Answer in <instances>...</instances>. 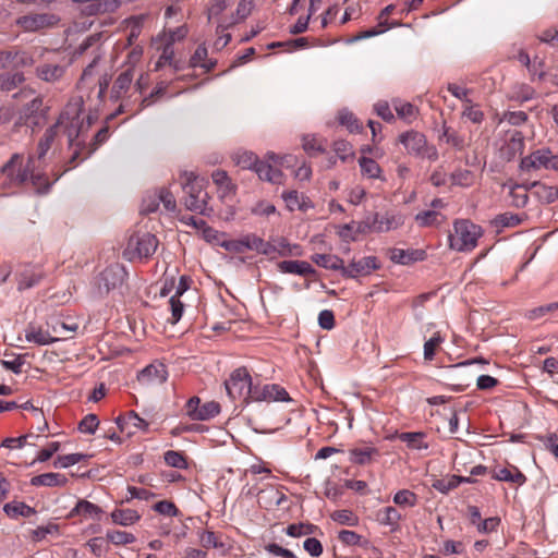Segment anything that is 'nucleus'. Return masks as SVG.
<instances>
[{
    "instance_id": "obj_1",
    "label": "nucleus",
    "mask_w": 558,
    "mask_h": 558,
    "mask_svg": "<svg viewBox=\"0 0 558 558\" xmlns=\"http://www.w3.org/2000/svg\"><path fill=\"white\" fill-rule=\"evenodd\" d=\"M82 109V97H72L66 104L64 110L61 112L56 124L48 130L45 140L61 137H65L66 140H76L80 136H86V128L81 119Z\"/></svg>"
},
{
    "instance_id": "obj_2",
    "label": "nucleus",
    "mask_w": 558,
    "mask_h": 558,
    "mask_svg": "<svg viewBox=\"0 0 558 558\" xmlns=\"http://www.w3.org/2000/svg\"><path fill=\"white\" fill-rule=\"evenodd\" d=\"M179 180L184 193L182 198L184 207L190 211L208 216L213 211L208 207V201L210 199L206 191L208 181L193 171H182Z\"/></svg>"
},
{
    "instance_id": "obj_3",
    "label": "nucleus",
    "mask_w": 558,
    "mask_h": 558,
    "mask_svg": "<svg viewBox=\"0 0 558 558\" xmlns=\"http://www.w3.org/2000/svg\"><path fill=\"white\" fill-rule=\"evenodd\" d=\"M1 172L5 175L3 185L20 186L31 179L38 192H47L50 187V182L44 174L34 173L33 156H29L27 165L22 168V156L19 154L12 155L10 160L2 166Z\"/></svg>"
},
{
    "instance_id": "obj_4",
    "label": "nucleus",
    "mask_w": 558,
    "mask_h": 558,
    "mask_svg": "<svg viewBox=\"0 0 558 558\" xmlns=\"http://www.w3.org/2000/svg\"><path fill=\"white\" fill-rule=\"evenodd\" d=\"M128 272L122 264L114 263L107 266L93 280L92 294L94 298L102 299L111 291L121 287Z\"/></svg>"
},
{
    "instance_id": "obj_5",
    "label": "nucleus",
    "mask_w": 558,
    "mask_h": 558,
    "mask_svg": "<svg viewBox=\"0 0 558 558\" xmlns=\"http://www.w3.org/2000/svg\"><path fill=\"white\" fill-rule=\"evenodd\" d=\"M453 234H449V246L459 252L472 251L482 235L481 227L468 219L456 220Z\"/></svg>"
},
{
    "instance_id": "obj_6",
    "label": "nucleus",
    "mask_w": 558,
    "mask_h": 558,
    "mask_svg": "<svg viewBox=\"0 0 558 558\" xmlns=\"http://www.w3.org/2000/svg\"><path fill=\"white\" fill-rule=\"evenodd\" d=\"M158 244L159 241L155 234L136 232L129 238L123 256L130 262L148 259L156 252Z\"/></svg>"
},
{
    "instance_id": "obj_7",
    "label": "nucleus",
    "mask_w": 558,
    "mask_h": 558,
    "mask_svg": "<svg viewBox=\"0 0 558 558\" xmlns=\"http://www.w3.org/2000/svg\"><path fill=\"white\" fill-rule=\"evenodd\" d=\"M228 396L232 400H242V403H250V395L253 388V379L245 366L232 371L229 378L225 381Z\"/></svg>"
},
{
    "instance_id": "obj_8",
    "label": "nucleus",
    "mask_w": 558,
    "mask_h": 558,
    "mask_svg": "<svg viewBox=\"0 0 558 558\" xmlns=\"http://www.w3.org/2000/svg\"><path fill=\"white\" fill-rule=\"evenodd\" d=\"M272 402L281 401L289 402L291 398L288 391L278 384H266L264 386L253 384V388L250 395L251 402Z\"/></svg>"
},
{
    "instance_id": "obj_9",
    "label": "nucleus",
    "mask_w": 558,
    "mask_h": 558,
    "mask_svg": "<svg viewBox=\"0 0 558 558\" xmlns=\"http://www.w3.org/2000/svg\"><path fill=\"white\" fill-rule=\"evenodd\" d=\"M520 168L523 171L545 168L558 170V154L554 155L549 149H538L521 159Z\"/></svg>"
},
{
    "instance_id": "obj_10",
    "label": "nucleus",
    "mask_w": 558,
    "mask_h": 558,
    "mask_svg": "<svg viewBox=\"0 0 558 558\" xmlns=\"http://www.w3.org/2000/svg\"><path fill=\"white\" fill-rule=\"evenodd\" d=\"M15 23L24 32H39L56 26L59 17L51 13H31L20 16Z\"/></svg>"
},
{
    "instance_id": "obj_11",
    "label": "nucleus",
    "mask_w": 558,
    "mask_h": 558,
    "mask_svg": "<svg viewBox=\"0 0 558 558\" xmlns=\"http://www.w3.org/2000/svg\"><path fill=\"white\" fill-rule=\"evenodd\" d=\"M379 268L380 263L377 257L366 256L359 260L353 259L348 266H343L342 277L356 278L357 276H367Z\"/></svg>"
},
{
    "instance_id": "obj_12",
    "label": "nucleus",
    "mask_w": 558,
    "mask_h": 558,
    "mask_svg": "<svg viewBox=\"0 0 558 558\" xmlns=\"http://www.w3.org/2000/svg\"><path fill=\"white\" fill-rule=\"evenodd\" d=\"M46 277L45 271L38 265H25L16 274L17 290L24 291L31 289L41 282Z\"/></svg>"
},
{
    "instance_id": "obj_13",
    "label": "nucleus",
    "mask_w": 558,
    "mask_h": 558,
    "mask_svg": "<svg viewBox=\"0 0 558 558\" xmlns=\"http://www.w3.org/2000/svg\"><path fill=\"white\" fill-rule=\"evenodd\" d=\"M254 172L262 181L278 185L284 183L286 175L283 172L278 168V166L268 160L266 156L264 160H259Z\"/></svg>"
},
{
    "instance_id": "obj_14",
    "label": "nucleus",
    "mask_w": 558,
    "mask_h": 558,
    "mask_svg": "<svg viewBox=\"0 0 558 558\" xmlns=\"http://www.w3.org/2000/svg\"><path fill=\"white\" fill-rule=\"evenodd\" d=\"M119 429L123 433L128 430L129 435H133L136 430L147 432L149 424L142 418L135 411H129L124 415L116 418Z\"/></svg>"
},
{
    "instance_id": "obj_15",
    "label": "nucleus",
    "mask_w": 558,
    "mask_h": 558,
    "mask_svg": "<svg viewBox=\"0 0 558 558\" xmlns=\"http://www.w3.org/2000/svg\"><path fill=\"white\" fill-rule=\"evenodd\" d=\"M211 179L217 185L219 197L222 201L231 199L235 196L238 186L229 177L227 171L217 169L211 173Z\"/></svg>"
},
{
    "instance_id": "obj_16",
    "label": "nucleus",
    "mask_w": 558,
    "mask_h": 558,
    "mask_svg": "<svg viewBox=\"0 0 558 558\" xmlns=\"http://www.w3.org/2000/svg\"><path fill=\"white\" fill-rule=\"evenodd\" d=\"M81 4L83 12L87 15L114 12L120 7L119 0H72Z\"/></svg>"
},
{
    "instance_id": "obj_17",
    "label": "nucleus",
    "mask_w": 558,
    "mask_h": 558,
    "mask_svg": "<svg viewBox=\"0 0 558 558\" xmlns=\"http://www.w3.org/2000/svg\"><path fill=\"white\" fill-rule=\"evenodd\" d=\"M168 378L166 365L162 363H153L146 366L137 375L142 384H163Z\"/></svg>"
},
{
    "instance_id": "obj_18",
    "label": "nucleus",
    "mask_w": 558,
    "mask_h": 558,
    "mask_svg": "<svg viewBox=\"0 0 558 558\" xmlns=\"http://www.w3.org/2000/svg\"><path fill=\"white\" fill-rule=\"evenodd\" d=\"M389 258L391 262L400 265H411L415 262H422L426 258V252L424 250H403V248H390Z\"/></svg>"
},
{
    "instance_id": "obj_19",
    "label": "nucleus",
    "mask_w": 558,
    "mask_h": 558,
    "mask_svg": "<svg viewBox=\"0 0 558 558\" xmlns=\"http://www.w3.org/2000/svg\"><path fill=\"white\" fill-rule=\"evenodd\" d=\"M278 269L283 274H293L303 277L316 276V269L305 260H282L278 263Z\"/></svg>"
},
{
    "instance_id": "obj_20",
    "label": "nucleus",
    "mask_w": 558,
    "mask_h": 558,
    "mask_svg": "<svg viewBox=\"0 0 558 558\" xmlns=\"http://www.w3.org/2000/svg\"><path fill=\"white\" fill-rule=\"evenodd\" d=\"M25 339L27 342H32L37 345H47L60 340L59 337L52 336L49 330H45L33 323L28 324L25 329Z\"/></svg>"
},
{
    "instance_id": "obj_21",
    "label": "nucleus",
    "mask_w": 558,
    "mask_h": 558,
    "mask_svg": "<svg viewBox=\"0 0 558 558\" xmlns=\"http://www.w3.org/2000/svg\"><path fill=\"white\" fill-rule=\"evenodd\" d=\"M532 194L542 204H551L558 199V186L546 185L539 181H533L529 183Z\"/></svg>"
},
{
    "instance_id": "obj_22",
    "label": "nucleus",
    "mask_w": 558,
    "mask_h": 558,
    "mask_svg": "<svg viewBox=\"0 0 558 558\" xmlns=\"http://www.w3.org/2000/svg\"><path fill=\"white\" fill-rule=\"evenodd\" d=\"M281 197L290 211H293L295 209L305 211L308 208L313 207L311 199L304 194H300L295 190L284 191Z\"/></svg>"
},
{
    "instance_id": "obj_23",
    "label": "nucleus",
    "mask_w": 558,
    "mask_h": 558,
    "mask_svg": "<svg viewBox=\"0 0 558 558\" xmlns=\"http://www.w3.org/2000/svg\"><path fill=\"white\" fill-rule=\"evenodd\" d=\"M410 154L428 160L438 158V150L435 145L429 142H402Z\"/></svg>"
},
{
    "instance_id": "obj_24",
    "label": "nucleus",
    "mask_w": 558,
    "mask_h": 558,
    "mask_svg": "<svg viewBox=\"0 0 558 558\" xmlns=\"http://www.w3.org/2000/svg\"><path fill=\"white\" fill-rule=\"evenodd\" d=\"M44 123L40 122V118L38 117H21L20 121L14 125V135L22 137H33L37 135V130H39Z\"/></svg>"
},
{
    "instance_id": "obj_25",
    "label": "nucleus",
    "mask_w": 558,
    "mask_h": 558,
    "mask_svg": "<svg viewBox=\"0 0 558 558\" xmlns=\"http://www.w3.org/2000/svg\"><path fill=\"white\" fill-rule=\"evenodd\" d=\"M492 477L496 481L510 482L518 486L523 485L526 482V476L515 466L495 469L492 472Z\"/></svg>"
},
{
    "instance_id": "obj_26",
    "label": "nucleus",
    "mask_w": 558,
    "mask_h": 558,
    "mask_svg": "<svg viewBox=\"0 0 558 558\" xmlns=\"http://www.w3.org/2000/svg\"><path fill=\"white\" fill-rule=\"evenodd\" d=\"M257 496L258 504L266 509L279 507L287 501V496L275 487L262 489Z\"/></svg>"
},
{
    "instance_id": "obj_27",
    "label": "nucleus",
    "mask_w": 558,
    "mask_h": 558,
    "mask_svg": "<svg viewBox=\"0 0 558 558\" xmlns=\"http://www.w3.org/2000/svg\"><path fill=\"white\" fill-rule=\"evenodd\" d=\"M350 461L359 465L371 464L374 458L379 457L377 448L372 446L356 447L349 451Z\"/></svg>"
},
{
    "instance_id": "obj_28",
    "label": "nucleus",
    "mask_w": 558,
    "mask_h": 558,
    "mask_svg": "<svg viewBox=\"0 0 558 558\" xmlns=\"http://www.w3.org/2000/svg\"><path fill=\"white\" fill-rule=\"evenodd\" d=\"M102 509L85 499H80L75 507L70 511L69 518H74L76 515H83L85 518L99 520L102 514Z\"/></svg>"
},
{
    "instance_id": "obj_29",
    "label": "nucleus",
    "mask_w": 558,
    "mask_h": 558,
    "mask_svg": "<svg viewBox=\"0 0 558 558\" xmlns=\"http://www.w3.org/2000/svg\"><path fill=\"white\" fill-rule=\"evenodd\" d=\"M68 483L65 475L60 473H44L31 478L33 486L62 487Z\"/></svg>"
},
{
    "instance_id": "obj_30",
    "label": "nucleus",
    "mask_w": 558,
    "mask_h": 558,
    "mask_svg": "<svg viewBox=\"0 0 558 558\" xmlns=\"http://www.w3.org/2000/svg\"><path fill=\"white\" fill-rule=\"evenodd\" d=\"M402 520V514L392 506L385 507L377 512V521L383 524L390 526L391 531H397Z\"/></svg>"
},
{
    "instance_id": "obj_31",
    "label": "nucleus",
    "mask_w": 558,
    "mask_h": 558,
    "mask_svg": "<svg viewBox=\"0 0 558 558\" xmlns=\"http://www.w3.org/2000/svg\"><path fill=\"white\" fill-rule=\"evenodd\" d=\"M313 263L317 266L330 270H339L342 274L344 266L343 259L333 254H314L312 256Z\"/></svg>"
},
{
    "instance_id": "obj_32",
    "label": "nucleus",
    "mask_w": 558,
    "mask_h": 558,
    "mask_svg": "<svg viewBox=\"0 0 558 558\" xmlns=\"http://www.w3.org/2000/svg\"><path fill=\"white\" fill-rule=\"evenodd\" d=\"M207 48L205 45H199L193 56L190 59L191 66L196 68L199 66L204 69L206 72L211 71L216 66V61L211 59H207Z\"/></svg>"
},
{
    "instance_id": "obj_33",
    "label": "nucleus",
    "mask_w": 558,
    "mask_h": 558,
    "mask_svg": "<svg viewBox=\"0 0 558 558\" xmlns=\"http://www.w3.org/2000/svg\"><path fill=\"white\" fill-rule=\"evenodd\" d=\"M189 34L187 25H181L173 29L163 31L155 38V43H166L173 46L177 41L183 40Z\"/></svg>"
},
{
    "instance_id": "obj_34",
    "label": "nucleus",
    "mask_w": 558,
    "mask_h": 558,
    "mask_svg": "<svg viewBox=\"0 0 558 558\" xmlns=\"http://www.w3.org/2000/svg\"><path fill=\"white\" fill-rule=\"evenodd\" d=\"M8 517L16 519L19 517L28 518L36 514V510L22 501L8 502L3 507Z\"/></svg>"
},
{
    "instance_id": "obj_35",
    "label": "nucleus",
    "mask_w": 558,
    "mask_h": 558,
    "mask_svg": "<svg viewBox=\"0 0 558 558\" xmlns=\"http://www.w3.org/2000/svg\"><path fill=\"white\" fill-rule=\"evenodd\" d=\"M529 191H531V189H529V183L513 184L509 192L511 206L515 208L525 207L529 202Z\"/></svg>"
},
{
    "instance_id": "obj_36",
    "label": "nucleus",
    "mask_w": 558,
    "mask_h": 558,
    "mask_svg": "<svg viewBox=\"0 0 558 558\" xmlns=\"http://www.w3.org/2000/svg\"><path fill=\"white\" fill-rule=\"evenodd\" d=\"M64 71V66L59 64H44L36 70L38 77L49 83L59 81L63 76Z\"/></svg>"
},
{
    "instance_id": "obj_37",
    "label": "nucleus",
    "mask_w": 558,
    "mask_h": 558,
    "mask_svg": "<svg viewBox=\"0 0 558 558\" xmlns=\"http://www.w3.org/2000/svg\"><path fill=\"white\" fill-rule=\"evenodd\" d=\"M111 519L116 524L128 526L137 522L141 515L133 509H116L111 512Z\"/></svg>"
},
{
    "instance_id": "obj_38",
    "label": "nucleus",
    "mask_w": 558,
    "mask_h": 558,
    "mask_svg": "<svg viewBox=\"0 0 558 558\" xmlns=\"http://www.w3.org/2000/svg\"><path fill=\"white\" fill-rule=\"evenodd\" d=\"M133 81V74L130 70L122 72L113 83L111 97L119 99L128 92Z\"/></svg>"
},
{
    "instance_id": "obj_39",
    "label": "nucleus",
    "mask_w": 558,
    "mask_h": 558,
    "mask_svg": "<svg viewBox=\"0 0 558 558\" xmlns=\"http://www.w3.org/2000/svg\"><path fill=\"white\" fill-rule=\"evenodd\" d=\"M397 438L405 442L410 449H427V444L423 442L425 434L422 432H404L397 434Z\"/></svg>"
},
{
    "instance_id": "obj_40",
    "label": "nucleus",
    "mask_w": 558,
    "mask_h": 558,
    "mask_svg": "<svg viewBox=\"0 0 558 558\" xmlns=\"http://www.w3.org/2000/svg\"><path fill=\"white\" fill-rule=\"evenodd\" d=\"M232 160L242 169L255 171L260 159L252 151H239L232 156Z\"/></svg>"
},
{
    "instance_id": "obj_41",
    "label": "nucleus",
    "mask_w": 558,
    "mask_h": 558,
    "mask_svg": "<svg viewBox=\"0 0 558 558\" xmlns=\"http://www.w3.org/2000/svg\"><path fill=\"white\" fill-rule=\"evenodd\" d=\"M523 221V218L518 214L512 213H504L500 215H497L494 220L493 225L496 228H511L517 227Z\"/></svg>"
},
{
    "instance_id": "obj_42",
    "label": "nucleus",
    "mask_w": 558,
    "mask_h": 558,
    "mask_svg": "<svg viewBox=\"0 0 558 558\" xmlns=\"http://www.w3.org/2000/svg\"><path fill=\"white\" fill-rule=\"evenodd\" d=\"M23 118L38 117L40 122H45V110L43 108V98L37 96L31 99L23 110Z\"/></svg>"
},
{
    "instance_id": "obj_43",
    "label": "nucleus",
    "mask_w": 558,
    "mask_h": 558,
    "mask_svg": "<svg viewBox=\"0 0 558 558\" xmlns=\"http://www.w3.org/2000/svg\"><path fill=\"white\" fill-rule=\"evenodd\" d=\"M163 459L165 462L171 468L185 470L189 466L186 456L181 451H166Z\"/></svg>"
},
{
    "instance_id": "obj_44",
    "label": "nucleus",
    "mask_w": 558,
    "mask_h": 558,
    "mask_svg": "<svg viewBox=\"0 0 558 558\" xmlns=\"http://www.w3.org/2000/svg\"><path fill=\"white\" fill-rule=\"evenodd\" d=\"M522 148L523 142H504L499 147V157L502 161H511Z\"/></svg>"
},
{
    "instance_id": "obj_45",
    "label": "nucleus",
    "mask_w": 558,
    "mask_h": 558,
    "mask_svg": "<svg viewBox=\"0 0 558 558\" xmlns=\"http://www.w3.org/2000/svg\"><path fill=\"white\" fill-rule=\"evenodd\" d=\"M318 530L317 525L312 523H293L288 525L286 533L291 537L314 534Z\"/></svg>"
},
{
    "instance_id": "obj_46",
    "label": "nucleus",
    "mask_w": 558,
    "mask_h": 558,
    "mask_svg": "<svg viewBox=\"0 0 558 558\" xmlns=\"http://www.w3.org/2000/svg\"><path fill=\"white\" fill-rule=\"evenodd\" d=\"M417 495L409 489H401L393 496V502L399 507L413 508L417 505Z\"/></svg>"
},
{
    "instance_id": "obj_47",
    "label": "nucleus",
    "mask_w": 558,
    "mask_h": 558,
    "mask_svg": "<svg viewBox=\"0 0 558 558\" xmlns=\"http://www.w3.org/2000/svg\"><path fill=\"white\" fill-rule=\"evenodd\" d=\"M24 82L22 73H5L0 75V90L10 92Z\"/></svg>"
},
{
    "instance_id": "obj_48",
    "label": "nucleus",
    "mask_w": 558,
    "mask_h": 558,
    "mask_svg": "<svg viewBox=\"0 0 558 558\" xmlns=\"http://www.w3.org/2000/svg\"><path fill=\"white\" fill-rule=\"evenodd\" d=\"M338 538L342 544L348 545V546H355V545L367 546L368 545V541L363 539V537L360 534H357L354 531H350V530L340 531L338 534Z\"/></svg>"
},
{
    "instance_id": "obj_49",
    "label": "nucleus",
    "mask_w": 558,
    "mask_h": 558,
    "mask_svg": "<svg viewBox=\"0 0 558 558\" xmlns=\"http://www.w3.org/2000/svg\"><path fill=\"white\" fill-rule=\"evenodd\" d=\"M220 413V404L216 401H209L201 405L197 411L196 421H208Z\"/></svg>"
},
{
    "instance_id": "obj_50",
    "label": "nucleus",
    "mask_w": 558,
    "mask_h": 558,
    "mask_svg": "<svg viewBox=\"0 0 558 558\" xmlns=\"http://www.w3.org/2000/svg\"><path fill=\"white\" fill-rule=\"evenodd\" d=\"M384 227H379L380 231L388 232L401 227L404 223L403 216L395 211H386L384 215Z\"/></svg>"
},
{
    "instance_id": "obj_51",
    "label": "nucleus",
    "mask_w": 558,
    "mask_h": 558,
    "mask_svg": "<svg viewBox=\"0 0 558 558\" xmlns=\"http://www.w3.org/2000/svg\"><path fill=\"white\" fill-rule=\"evenodd\" d=\"M158 46V49L161 50V53L159 56L158 61L155 64V70H159L161 66L166 64H172L173 58H174V49L173 46L166 44V43H156Z\"/></svg>"
},
{
    "instance_id": "obj_52",
    "label": "nucleus",
    "mask_w": 558,
    "mask_h": 558,
    "mask_svg": "<svg viewBox=\"0 0 558 558\" xmlns=\"http://www.w3.org/2000/svg\"><path fill=\"white\" fill-rule=\"evenodd\" d=\"M359 163L363 174L371 179L379 178L380 167L374 159L363 156L359 159Z\"/></svg>"
},
{
    "instance_id": "obj_53",
    "label": "nucleus",
    "mask_w": 558,
    "mask_h": 558,
    "mask_svg": "<svg viewBox=\"0 0 558 558\" xmlns=\"http://www.w3.org/2000/svg\"><path fill=\"white\" fill-rule=\"evenodd\" d=\"M106 537L114 545H126L135 542L136 539L132 533L118 530L108 531Z\"/></svg>"
},
{
    "instance_id": "obj_54",
    "label": "nucleus",
    "mask_w": 558,
    "mask_h": 558,
    "mask_svg": "<svg viewBox=\"0 0 558 558\" xmlns=\"http://www.w3.org/2000/svg\"><path fill=\"white\" fill-rule=\"evenodd\" d=\"M266 157L276 166L291 168L298 165V159L293 155H280L276 153H268Z\"/></svg>"
},
{
    "instance_id": "obj_55",
    "label": "nucleus",
    "mask_w": 558,
    "mask_h": 558,
    "mask_svg": "<svg viewBox=\"0 0 558 558\" xmlns=\"http://www.w3.org/2000/svg\"><path fill=\"white\" fill-rule=\"evenodd\" d=\"M160 202L158 199L157 191L148 193L142 201L141 214L148 215L157 211Z\"/></svg>"
},
{
    "instance_id": "obj_56",
    "label": "nucleus",
    "mask_w": 558,
    "mask_h": 558,
    "mask_svg": "<svg viewBox=\"0 0 558 558\" xmlns=\"http://www.w3.org/2000/svg\"><path fill=\"white\" fill-rule=\"evenodd\" d=\"M442 341L444 338L440 336L439 332H436L430 339H428L424 343V359L426 361H432L434 359L436 350L441 344Z\"/></svg>"
},
{
    "instance_id": "obj_57",
    "label": "nucleus",
    "mask_w": 558,
    "mask_h": 558,
    "mask_svg": "<svg viewBox=\"0 0 558 558\" xmlns=\"http://www.w3.org/2000/svg\"><path fill=\"white\" fill-rule=\"evenodd\" d=\"M87 456L83 453H70L65 456H59L54 461L53 465L54 468H69L71 465H74L82 460H84Z\"/></svg>"
},
{
    "instance_id": "obj_58",
    "label": "nucleus",
    "mask_w": 558,
    "mask_h": 558,
    "mask_svg": "<svg viewBox=\"0 0 558 558\" xmlns=\"http://www.w3.org/2000/svg\"><path fill=\"white\" fill-rule=\"evenodd\" d=\"M99 425V420L96 414H87L78 423V430L84 434H95Z\"/></svg>"
},
{
    "instance_id": "obj_59",
    "label": "nucleus",
    "mask_w": 558,
    "mask_h": 558,
    "mask_svg": "<svg viewBox=\"0 0 558 558\" xmlns=\"http://www.w3.org/2000/svg\"><path fill=\"white\" fill-rule=\"evenodd\" d=\"M439 213L435 210L421 211L415 216V221L420 227H432L438 223Z\"/></svg>"
},
{
    "instance_id": "obj_60",
    "label": "nucleus",
    "mask_w": 558,
    "mask_h": 558,
    "mask_svg": "<svg viewBox=\"0 0 558 558\" xmlns=\"http://www.w3.org/2000/svg\"><path fill=\"white\" fill-rule=\"evenodd\" d=\"M69 148L70 150L72 151L71 153V157H70V160H69V163H70V167H68L66 169H64V172H66L69 169L73 168L76 166V160L80 158V156L85 151L86 149V142H81V141H77V142H69Z\"/></svg>"
},
{
    "instance_id": "obj_61",
    "label": "nucleus",
    "mask_w": 558,
    "mask_h": 558,
    "mask_svg": "<svg viewBox=\"0 0 558 558\" xmlns=\"http://www.w3.org/2000/svg\"><path fill=\"white\" fill-rule=\"evenodd\" d=\"M158 199L163 204V207L168 211H174L177 209V201L169 189L161 187L157 191Z\"/></svg>"
},
{
    "instance_id": "obj_62",
    "label": "nucleus",
    "mask_w": 558,
    "mask_h": 558,
    "mask_svg": "<svg viewBox=\"0 0 558 558\" xmlns=\"http://www.w3.org/2000/svg\"><path fill=\"white\" fill-rule=\"evenodd\" d=\"M331 519L340 524L354 526L357 523V518L351 510H337L331 514Z\"/></svg>"
},
{
    "instance_id": "obj_63",
    "label": "nucleus",
    "mask_w": 558,
    "mask_h": 558,
    "mask_svg": "<svg viewBox=\"0 0 558 558\" xmlns=\"http://www.w3.org/2000/svg\"><path fill=\"white\" fill-rule=\"evenodd\" d=\"M474 175L469 170H459L452 173V184L460 186H470L473 183Z\"/></svg>"
},
{
    "instance_id": "obj_64",
    "label": "nucleus",
    "mask_w": 558,
    "mask_h": 558,
    "mask_svg": "<svg viewBox=\"0 0 558 558\" xmlns=\"http://www.w3.org/2000/svg\"><path fill=\"white\" fill-rule=\"evenodd\" d=\"M339 122L341 125L347 126L351 133H354L360 128L357 119L353 116L352 112L348 110H342L339 112Z\"/></svg>"
}]
</instances>
